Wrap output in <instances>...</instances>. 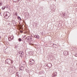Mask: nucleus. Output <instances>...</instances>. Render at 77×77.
<instances>
[{"mask_svg":"<svg viewBox=\"0 0 77 77\" xmlns=\"http://www.w3.org/2000/svg\"><path fill=\"white\" fill-rule=\"evenodd\" d=\"M35 62V61L34 60L32 59H31L29 61V63H30V64H33Z\"/></svg>","mask_w":77,"mask_h":77,"instance_id":"nucleus-1","label":"nucleus"},{"mask_svg":"<svg viewBox=\"0 0 77 77\" xmlns=\"http://www.w3.org/2000/svg\"><path fill=\"white\" fill-rule=\"evenodd\" d=\"M5 62H6L7 63H8V64H10V63H11V62H11V60L9 59L6 60Z\"/></svg>","mask_w":77,"mask_h":77,"instance_id":"nucleus-2","label":"nucleus"},{"mask_svg":"<svg viewBox=\"0 0 77 77\" xmlns=\"http://www.w3.org/2000/svg\"><path fill=\"white\" fill-rule=\"evenodd\" d=\"M63 54H64L65 56H67L68 55V52L67 51H65L63 52Z\"/></svg>","mask_w":77,"mask_h":77,"instance_id":"nucleus-3","label":"nucleus"},{"mask_svg":"<svg viewBox=\"0 0 77 77\" xmlns=\"http://www.w3.org/2000/svg\"><path fill=\"white\" fill-rule=\"evenodd\" d=\"M35 38H37V39H39V36L38 35H35Z\"/></svg>","mask_w":77,"mask_h":77,"instance_id":"nucleus-4","label":"nucleus"},{"mask_svg":"<svg viewBox=\"0 0 77 77\" xmlns=\"http://www.w3.org/2000/svg\"><path fill=\"white\" fill-rule=\"evenodd\" d=\"M19 54H22V55H23V51H20L19 52Z\"/></svg>","mask_w":77,"mask_h":77,"instance_id":"nucleus-5","label":"nucleus"},{"mask_svg":"<svg viewBox=\"0 0 77 77\" xmlns=\"http://www.w3.org/2000/svg\"><path fill=\"white\" fill-rule=\"evenodd\" d=\"M48 66L50 68H51V66H52V64L51 63H50L48 65Z\"/></svg>","mask_w":77,"mask_h":77,"instance_id":"nucleus-6","label":"nucleus"},{"mask_svg":"<svg viewBox=\"0 0 77 77\" xmlns=\"http://www.w3.org/2000/svg\"><path fill=\"white\" fill-rule=\"evenodd\" d=\"M20 70H21L22 71V70H23V69H24V67L23 66L21 67L20 68Z\"/></svg>","mask_w":77,"mask_h":77,"instance_id":"nucleus-7","label":"nucleus"},{"mask_svg":"<svg viewBox=\"0 0 77 77\" xmlns=\"http://www.w3.org/2000/svg\"><path fill=\"white\" fill-rule=\"evenodd\" d=\"M34 72H33V71H32V70H31V72H30V74H33Z\"/></svg>","mask_w":77,"mask_h":77,"instance_id":"nucleus-8","label":"nucleus"},{"mask_svg":"<svg viewBox=\"0 0 77 77\" xmlns=\"http://www.w3.org/2000/svg\"><path fill=\"white\" fill-rule=\"evenodd\" d=\"M5 19H7V18H8V17H9V16H8V15L7 14L5 16Z\"/></svg>","mask_w":77,"mask_h":77,"instance_id":"nucleus-9","label":"nucleus"},{"mask_svg":"<svg viewBox=\"0 0 77 77\" xmlns=\"http://www.w3.org/2000/svg\"><path fill=\"white\" fill-rule=\"evenodd\" d=\"M18 40L19 42H21V41H22V40L20 38H19Z\"/></svg>","mask_w":77,"mask_h":77,"instance_id":"nucleus-10","label":"nucleus"},{"mask_svg":"<svg viewBox=\"0 0 77 77\" xmlns=\"http://www.w3.org/2000/svg\"><path fill=\"white\" fill-rule=\"evenodd\" d=\"M5 9V7L3 6L2 7V9L3 10H4V9Z\"/></svg>","mask_w":77,"mask_h":77,"instance_id":"nucleus-11","label":"nucleus"},{"mask_svg":"<svg viewBox=\"0 0 77 77\" xmlns=\"http://www.w3.org/2000/svg\"><path fill=\"white\" fill-rule=\"evenodd\" d=\"M26 71L27 72H29V70L28 69H26Z\"/></svg>","mask_w":77,"mask_h":77,"instance_id":"nucleus-12","label":"nucleus"},{"mask_svg":"<svg viewBox=\"0 0 77 77\" xmlns=\"http://www.w3.org/2000/svg\"><path fill=\"white\" fill-rule=\"evenodd\" d=\"M29 45H33V44H32V43L29 42Z\"/></svg>","mask_w":77,"mask_h":77,"instance_id":"nucleus-13","label":"nucleus"},{"mask_svg":"<svg viewBox=\"0 0 77 77\" xmlns=\"http://www.w3.org/2000/svg\"><path fill=\"white\" fill-rule=\"evenodd\" d=\"M75 56L76 57H77V54H75Z\"/></svg>","mask_w":77,"mask_h":77,"instance_id":"nucleus-14","label":"nucleus"},{"mask_svg":"<svg viewBox=\"0 0 77 77\" xmlns=\"http://www.w3.org/2000/svg\"><path fill=\"white\" fill-rule=\"evenodd\" d=\"M20 32L21 33H23V31H20Z\"/></svg>","mask_w":77,"mask_h":77,"instance_id":"nucleus-15","label":"nucleus"},{"mask_svg":"<svg viewBox=\"0 0 77 77\" xmlns=\"http://www.w3.org/2000/svg\"><path fill=\"white\" fill-rule=\"evenodd\" d=\"M13 1H14V2H16V0H13Z\"/></svg>","mask_w":77,"mask_h":77,"instance_id":"nucleus-16","label":"nucleus"},{"mask_svg":"<svg viewBox=\"0 0 77 77\" xmlns=\"http://www.w3.org/2000/svg\"><path fill=\"white\" fill-rule=\"evenodd\" d=\"M26 39H29V37H27L26 38Z\"/></svg>","mask_w":77,"mask_h":77,"instance_id":"nucleus-17","label":"nucleus"},{"mask_svg":"<svg viewBox=\"0 0 77 77\" xmlns=\"http://www.w3.org/2000/svg\"><path fill=\"white\" fill-rule=\"evenodd\" d=\"M0 5H1V2H0Z\"/></svg>","mask_w":77,"mask_h":77,"instance_id":"nucleus-18","label":"nucleus"}]
</instances>
